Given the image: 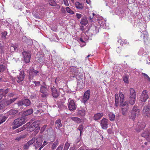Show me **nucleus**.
<instances>
[{"mask_svg": "<svg viewBox=\"0 0 150 150\" xmlns=\"http://www.w3.org/2000/svg\"><path fill=\"white\" fill-rule=\"evenodd\" d=\"M119 96L120 97V106L122 107V113L123 115H125L127 114L129 109V105L128 101L124 102V97L121 92H120Z\"/></svg>", "mask_w": 150, "mask_h": 150, "instance_id": "obj_1", "label": "nucleus"}, {"mask_svg": "<svg viewBox=\"0 0 150 150\" xmlns=\"http://www.w3.org/2000/svg\"><path fill=\"white\" fill-rule=\"evenodd\" d=\"M31 104V102L30 100L24 98L21 100L17 101L16 104L17 105L18 109L20 108V110H22L23 108L22 107L23 105H24L26 107L29 106Z\"/></svg>", "mask_w": 150, "mask_h": 150, "instance_id": "obj_2", "label": "nucleus"}, {"mask_svg": "<svg viewBox=\"0 0 150 150\" xmlns=\"http://www.w3.org/2000/svg\"><path fill=\"white\" fill-rule=\"evenodd\" d=\"M27 122V121L25 120V119L21 116V117L14 120L13 123L14 124V126L13 127V129H15L21 126Z\"/></svg>", "mask_w": 150, "mask_h": 150, "instance_id": "obj_3", "label": "nucleus"}, {"mask_svg": "<svg viewBox=\"0 0 150 150\" xmlns=\"http://www.w3.org/2000/svg\"><path fill=\"white\" fill-rule=\"evenodd\" d=\"M139 110L137 107L134 106L131 111V115L129 116V118L132 119L133 120L135 119L136 116L139 114Z\"/></svg>", "mask_w": 150, "mask_h": 150, "instance_id": "obj_4", "label": "nucleus"}, {"mask_svg": "<svg viewBox=\"0 0 150 150\" xmlns=\"http://www.w3.org/2000/svg\"><path fill=\"white\" fill-rule=\"evenodd\" d=\"M25 78L24 72L23 71H20L19 75L15 77V79L17 82L19 84H22V82Z\"/></svg>", "mask_w": 150, "mask_h": 150, "instance_id": "obj_5", "label": "nucleus"}, {"mask_svg": "<svg viewBox=\"0 0 150 150\" xmlns=\"http://www.w3.org/2000/svg\"><path fill=\"white\" fill-rule=\"evenodd\" d=\"M39 125L36 122H34L32 123L30 126V131H33L35 130V133H37L40 129Z\"/></svg>", "mask_w": 150, "mask_h": 150, "instance_id": "obj_6", "label": "nucleus"}, {"mask_svg": "<svg viewBox=\"0 0 150 150\" xmlns=\"http://www.w3.org/2000/svg\"><path fill=\"white\" fill-rule=\"evenodd\" d=\"M68 107L70 110H74L76 109L77 106L75 105L74 102L71 98H69L68 100Z\"/></svg>", "mask_w": 150, "mask_h": 150, "instance_id": "obj_7", "label": "nucleus"}, {"mask_svg": "<svg viewBox=\"0 0 150 150\" xmlns=\"http://www.w3.org/2000/svg\"><path fill=\"white\" fill-rule=\"evenodd\" d=\"M48 90L47 86H44V85H41L40 88V92L42 93L41 95V97L42 98H46L48 94Z\"/></svg>", "mask_w": 150, "mask_h": 150, "instance_id": "obj_8", "label": "nucleus"}, {"mask_svg": "<svg viewBox=\"0 0 150 150\" xmlns=\"http://www.w3.org/2000/svg\"><path fill=\"white\" fill-rule=\"evenodd\" d=\"M22 55L24 59V63L27 64L30 62L31 54L27 53L25 51L22 52Z\"/></svg>", "mask_w": 150, "mask_h": 150, "instance_id": "obj_9", "label": "nucleus"}, {"mask_svg": "<svg viewBox=\"0 0 150 150\" xmlns=\"http://www.w3.org/2000/svg\"><path fill=\"white\" fill-rule=\"evenodd\" d=\"M145 126L144 122L140 120L139 121L136 126V130L137 132H139L141 130L144 128Z\"/></svg>", "mask_w": 150, "mask_h": 150, "instance_id": "obj_10", "label": "nucleus"}, {"mask_svg": "<svg viewBox=\"0 0 150 150\" xmlns=\"http://www.w3.org/2000/svg\"><path fill=\"white\" fill-rule=\"evenodd\" d=\"M70 76L71 77H75L79 73L78 70L75 67H70Z\"/></svg>", "mask_w": 150, "mask_h": 150, "instance_id": "obj_11", "label": "nucleus"}, {"mask_svg": "<svg viewBox=\"0 0 150 150\" xmlns=\"http://www.w3.org/2000/svg\"><path fill=\"white\" fill-rule=\"evenodd\" d=\"M33 113V109L31 108L30 109L24 111L22 114L21 116L27 121L28 119L29 118V116Z\"/></svg>", "mask_w": 150, "mask_h": 150, "instance_id": "obj_12", "label": "nucleus"}, {"mask_svg": "<svg viewBox=\"0 0 150 150\" xmlns=\"http://www.w3.org/2000/svg\"><path fill=\"white\" fill-rule=\"evenodd\" d=\"M108 120L105 118L100 120V124L103 129H106L107 128L108 125Z\"/></svg>", "mask_w": 150, "mask_h": 150, "instance_id": "obj_13", "label": "nucleus"}, {"mask_svg": "<svg viewBox=\"0 0 150 150\" xmlns=\"http://www.w3.org/2000/svg\"><path fill=\"white\" fill-rule=\"evenodd\" d=\"M148 98L149 97L146 91L144 90L142 93L140 97V103H142V102H145Z\"/></svg>", "mask_w": 150, "mask_h": 150, "instance_id": "obj_14", "label": "nucleus"}, {"mask_svg": "<svg viewBox=\"0 0 150 150\" xmlns=\"http://www.w3.org/2000/svg\"><path fill=\"white\" fill-rule=\"evenodd\" d=\"M142 136L145 138L147 141L150 142V130H145L142 134Z\"/></svg>", "mask_w": 150, "mask_h": 150, "instance_id": "obj_15", "label": "nucleus"}, {"mask_svg": "<svg viewBox=\"0 0 150 150\" xmlns=\"http://www.w3.org/2000/svg\"><path fill=\"white\" fill-rule=\"evenodd\" d=\"M143 113L147 117H150V106H144L143 110Z\"/></svg>", "mask_w": 150, "mask_h": 150, "instance_id": "obj_16", "label": "nucleus"}, {"mask_svg": "<svg viewBox=\"0 0 150 150\" xmlns=\"http://www.w3.org/2000/svg\"><path fill=\"white\" fill-rule=\"evenodd\" d=\"M39 71L35 70L33 68L30 69L29 74V76L30 78H33L35 76H36L38 74Z\"/></svg>", "mask_w": 150, "mask_h": 150, "instance_id": "obj_17", "label": "nucleus"}, {"mask_svg": "<svg viewBox=\"0 0 150 150\" xmlns=\"http://www.w3.org/2000/svg\"><path fill=\"white\" fill-rule=\"evenodd\" d=\"M36 142L34 144V146H35L36 149H37L40 146H41L42 142V139L41 138H36Z\"/></svg>", "mask_w": 150, "mask_h": 150, "instance_id": "obj_18", "label": "nucleus"}, {"mask_svg": "<svg viewBox=\"0 0 150 150\" xmlns=\"http://www.w3.org/2000/svg\"><path fill=\"white\" fill-rule=\"evenodd\" d=\"M90 91L89 90H87L84 93L83 97V102L84 103L89 99L90 97Z\"/></svg>", "mask_w": 150, "mask_h": 150, "instance_id": "obj_19", "label": "nucleus"}, {"mask_svg": "<svg viewBox=\"0 0 150 150\" xmlns=\"http://www.w3.org/2000/svg\"><path fill=\"white\" fill-rule=\"evenodd\" d=\"M52 96L54 98H57L59 95V92L58 91L57 89L54 87V86L53 88H52Z\"/></svg>", "mask_w": 150, "mask_h": 150, "instance_id": "obj_20", "label": "nucleus"}, {"mask_svg": "<svg viewBox=\"0 0 150 150\" xmlns=\"http://www.w3.org/2000/svg\"><path fill=\"white\" fill-rule=\"evenodd\" d=\"M36 58L37 62L40 64H43L45 62L44 57L43 54H40L39 56L37 55Z\"/></svg>", "mask_w": 150, "mask_h": 150, "instance_id": "obj_21", "label": "nucleus"}, {"mask_svg": "<svg viewBox=\"0 0 150 150\" xmlns=\"http://www.w3.org/2000/svg\"><path fill=\"white\" fill-rule=\"evenodd\" d=\"M55 125L56 128L58 129H59L60 127L62 126L61 120L60 118L56 120L55 122Z\"/></svg>", "mask_w": 150, "mask_h": 150, "instance_id": "obj_22", "label": "nucleus"}, {"mask_svg": "<svg viewBox=\"0 0 150 150\" xmlns=\"http://www.w3.org/2000/svg\"><path fill=\"white\" fill-rule=\"evenodd\" d=\"M17 98H14L6 101L4 103V106H6L9 105L16 100Z\"/></svg>", "mask_w": 150, "mask_h": 150, "instance_id": "obj_23", "label": "nucleus"}, {"mask_svg": "<svg viewBox=\"0 0 150 150\" xmlns=\"http://www.w3.org/2000/svg\"><path fill=\"white\" fill-rule=\"evenodd\" d=\"M103 113H98L95 114L93 117V119L95 120H97L100 119L103 116Z\"/></svg>", "mask_w": 150, "mask_h": 150, "instance_id": "obj_24", "label": "nucleus"}, {"mask_svg": "<svg viewBox=\"0 0 150 150\" xmlns=\"http://www.w3.org/2000/svg\"><path fill=\"white\" fill-rule=\"evenodd\" d=\"M85 81H78L77 83V87L80 89L83 88L85 86Z\"/></svg>", "mask_w": 150, "mask_h": 150, "instance_id": "obj_25", "label": "nucleus"}, {"mask_svg": "<svg viewBox=\"0 0 150 150\" xmlns=\"http://www.w3.org/2000/svg\"><path fill=\"white\" fill-rule=\"evenodd\" d=\"M80 23L82 25H86L88 23V21L86 16H84L81 18Z\"/></svg>", "mask_w": 150, "mask_h": 150, "instance_id": "obj_26", "label": "nucleus"}, {"mask_svg": "<svg viewBox=\"0 0 150 150\" xmlns=\"http://www.w3.org/2000/svg\"><path fill=\"white\" fill-rule=\"evenodd\" d=\"M76 79L78 81H85L84 79L83 76L82 74L79 73L76 77Z\"/></svg>", "mask_w": 150, "mask_h": 150, "instance_id": "obj_27", "label": "nucleus"}, {"mask_svg": "<svg viewBox=\"0 0 150 150\" xmlns=\"http://www.w3.org/2000/svg\"><path fill=\"white\" fill-rule=\"evenodd\" d=\"M136 97L129 96L128 99V102L131 105H134L136 101Z\"/></svg>", "mask_w": 150, "mask_h": 150, "instance_id": "obj_28", "label": "nucleus"}, {"mask_svg": "<svg viewBox=\"0 0 150 150\" xmlns=\"http://www.w3.org/2000/svg\"><path fill=\"white\" fill-rule=\"evenodd\" d=\"M86 111L83 109L81 110H78V115L81 116H84L85 115Z\"/></svg>", "mask_w": 150, "mask_h": 150, "instance_id": "obj_29", "label": "nucleus"}, {"mask_svg": "<svg viewBox=\"0 0 150 150\" xmlns=\"http://www.w3.org/2000/svg\"><path fill=\"white\" fill-rule=\"evenodd\" d=\"M129 96L136 97V93L133 88H130L129 89Z\"/></svg>", "mask_w": 150, "mask_h": 150, "instance_id": "obj_30", "label": "nucleus"}, {"mask_svg": "<svg viewBox=\"0 0 150 150\" xmlns=\"http://www.w3.org/2000/svg\"><path fill=\"white\" fill-rule=\"evenodd\" d=\"M35 47L34 45H32L30 46L29 47H27V51H25L26 52H27V53L31 54L32 52L33 51V49L35 48Z\"/></svg>", "mask_w": 150, "mask_h": 150, "instance_id": "obj_31", "label": "nucleus"}, {"mask_svg": "<svg viewBox=\"0 0 150 150\" xmlns=\"http://www.w3.org/2000/svg\"><path fill=\"white\" fill-rule=\"evenodd\" d=\"M115 105L116 107H117L119 105V96L117 94H115Z\"/></svg>", "mask_w": 150, "mask_h": 150, "instance_id": "obj_32", "label": "nucleus"}, {"mask_svg": "<svg viewBox=\"0 0 150 150\" xmlns=\"http://www.w3.org/2000/svg\"><path fill=\"white\" fill-rule=\"evenodd\" d=\"M17 110L11 109L8 111V113L10 115H15L18 112V109H20V108L18 109H17Z\"/></svg>", "mask_w": 150, "mask_h": 150, "instance_id": "obj_33", "label": "nucleus"}, {"mask_svg": "<svg viewBox=\"0 0 150 150\" xmlns=\"http://www.w3.org/2000/svg\"><path fill=\"white\" fill-rule=\"evenodd\" d=\"M59 144V141L58 140H57L55 142H54L52 144V146L51 147L52 150H54L57 147Z\"/></svg>", "mask_w": 150, "mask_h": 150, "instance_id": "obj_34", "label": "nucleus"}, {"mask_svg": "<svg viewBox=\"0 0 150 150\" xmlns=\"http://www.w3.org/2000/svg\"><path fill=\"white\" fill-rule=\"evenodd\" d=\"M75 6L76 8L78 9H82L83 8L82 4L78 2H76L75 3Z\"/></svg>", "mask_w": 150, "mask_h": 150, "instance_id": "obj_35", "label": "nucleus"}, {"mask_svg": "<svg viewBox=\"0 0 150 150\" xmlns=\"http://www.w3.org/2000/svg\"><path fill=\"white\" fill-rule=\"evenodd\" d=\"M7 118V117L3 115H0V125L4 122Z\"/></svg>", "mask_w": 150, "mask_h": 150, "instance_id": "obj_36", "label": "nucleus"}, {"mask_svg": "<svg viewBox=\"0 0 150 150\" xmlns=\"http://www.w3.org/2000/svg\"><path fill=\"white\" fill-rule=\"evenodd\" d=\"M71 119L72 120L77 123H80L81 122V119L78 117H72L71 118Z\"/></svg>", "mask_w": 150, "mask_h": 150, "instance_id": "obj_37", "label": "nucleus"}, {"mask_svg": "<svg viewBox=\"0 0 150 150\" xmlns=\"http://www.w3.org/2000/svg\"><path fill=\"white\" fill-rule=\"evenodd\" d=\"M83 125L81 124L80 125L78 128V129L80 131V136H81V134L83 132Z\"/></svg>", "mask_w": 150, "mask_h": 150, "instance_id": "obj_38", "label": "nucleus"}, {"mask_svg": "<svg viewBox=\"0 0 150 150\" xmlns=\"http://www.w3.org/2000/svg\"><path fill=\"white\" fill-rule=\"evenodd\" d=\"M79 40L80 42L81 43H80L81 47H83L86 45V43L85 41L83 40L82 38H80L79 39Z\"/></svg>", "mask_w": 150, "mask_h": 150, "instance_id": "obj_39", "label": "nucleus"}, {"mask_svg": "<svg viewBox=\"0 0 150 150\" xmlns=\"http://www.w3.org/2000/svg\"><path fill=\"white\" fill-rule=\"evenodd\" d=\"M26 127V126L25 125H23V127H21L18 129L16 130V132L18 133L20 132L21 131H22L25 129Z\"/></svg>", "mask_w": 150, "mask_h": 150, "instance_id": "obj_40", "label": "nucleus"}, {"mask_svg": "<svg viewBox=\"0 0 150 150\" xmlns=\"http://www.w3.org/2000/svg\"><path fill=\"white\" fill-rule=\"evenodd\" d=\"M110 120L111 121H113L115 120V115L112 113L110 112L109 114Z\"/></svg>", "mask_w": 150, "mask_h": 150, "instance_id": "obj_41", "label": "nucleus"}, {"mask_svg": "<svg viewBox=\"0 0 150 150\" xmlns=\"http://www.w3.org/2000/svg\"><path fill=\"white\" fill-rule=\"evenodd\" d=\"M36 140V137H34L31 140L29 141L28 142V143L30 146L32 144H33V143L35 142Z\"/></svg>", "mask_w": 150, "mask_h": 150, "instance_id": "obj_42", "label": "nucleus"}, {"mask_svg": "<svg viewBox=\"0 0 150 150\" xmlns=\"http://www.w3.org/2000/svg\"><path fill=\"white\" fill-rule=\"evenodd\" d=\"M6 69V66L3 64H0V72H3Z\"/></svg>", "mask_w": 150, "mask_h": 150, "instance_id": "obj_43", "label": "nucleus"}, {"mask_svg": "<svg viewBox=\"0 0 150 150\" xmlns=\"http://www.w3.org/2000/svg\"><path fill=\"white\" fill-rule=\"evenodd\" d=\"M49 4L52 6H55L57 5L56 3L54 0H49Z\"/></svg>", "mask_w": 150, "mask_h": 150, "instance_id": "obj_44", "label": "nucleus"}, {"mask_svg": "<svg viewBox=\"0 0 150 150\" xmlns=\"http://www.w3.org/2000/svg\"><path fill=\"white\" fill-rule=\"evenodd\" d=\"M70 146V144L69 143H68L67 142H66L65 144L63 150H68L69 147Z\"/></svg>", "mask_w": 150, "mask_h": 150, "instance_id": "obj_45", "label": "nucleus"}, {"mask_svg": "<svg viewBox=\"0 0 150 150\" xmlns=\"http://www.w3.org/2000/svg\"><path fill=\"white\" fill-rule=\"evenodd\" d=\"M26 43L28 44L27 47H29L32 45H33V42L31 40L29 39Z\"/></svg>", "mask_w": 150, "mask_h": 150, "instance_id": "obj_46", "label": "nucleus"}, {"mask_svg": "<svg viewBox=\"0 0 150 150\" xmlns=\"http://www.w3.org/2000/svg\"><path fill=\"white\" fill-rule=\"evenodd\" d=\"M67 12L69 13L74 14V12L71 10L69 7H67L66 8Z\"/></svg>", "mask_w": 150, "mask_h": 150, "instance_id": "obj_47", "label": "nucleus"}, {"mask_svg": "<svg viewBox=\"0 0 150 150\" xmlns=\"http://www.w3.org/2000/svg\"><path fill=\"white\" fill-rule=\"evenodd\" d=\"M123 80L125 83H129L128 77L127 76H125L123 77Z\"/></svg>", "mask_w": 150, "mask_h": 150, "instance_id": "obj_48", "label": "nucleus"}, {"mask_svg": "<svg viewBox=\"0 0 150 150\" xmlns=\"http://www.w3.org/2000/svg\"><path fill=\"white\" fill-rule=\"evenodd\" d=\"M13 47L14 48V51H17L18 50V45L16 44H12Z\"/></svg>", "mask_w": 150, "mask_h": 150, "instance_id": "obj_49", "label": "nucleus"}, {"mask_svg": "<svg viewBox=\"0 0 150 150\" xmlns=\"http://www.w3.org/2000/svg\"><path fill=\"white\" fill-rule=\"evenodd\" d=\"M33 83L35 84V87H39L40 85V82L39 81H33Z\"/></svg>", "mask_w": 150, "mask_h": 150, "instance_id": "obj_50", "label": "nucleus"}, {"mask_svg": "<svg viewBox=\"0 0 150 150\" xmlns=\"http://www.w3.org/2000/svg\"><path fill=\"white\" fill-rule=\"evenodd\" d=\"M28 40L29 39H28L26 36H23L22 38V41L23 42H25L26 43L27 42Z\"/></svg>", "mask_w": 150, "mask_h": 150, "instance_id": "obj_51", "label": "nucleus"}, {"mask_svg": "<svg viewBox=\"0 0 150 150\" xmlns=\"http://www.w3.org/2000/svg\"><path fill=\"white\" fill-rule=\"evenodd\" d=\"M25 138L24 136H21L19 137H18L16 138L15 139L16 140H18V141H19L21 140V139H22Z\"/></svg>", "mask_w": 150, "mask_h": 150, "instance_id": "obj_52", "label": "nucleus"}, {"mask_svg": "<svg viewBox=\"0 0 150 150\" xmlns=\"http://www.w3.org/2000/svg\"><path fill=\"white\" fill-rule=\"evenodd\" d=\"M30 146V145L28 143V142H27L23 146V148L25 149H28L29 147Z\"/></svg>", "mask_w": 150, "mask_h": 150, "instance_id": "obj_53", "label": "nucleus"}, {"mask_svg": "<svg viewBox=\"0 0 150 150\" xmlns=\"http://www.w3.org/2000/svg\"><path fill=\"white\" fill-rule=\"evenodd\" d=\"M142 75L146 78L148 80L150 81V78L147 74L144 73H142Z\"/></svg>", "mask_w": 150, "mask_h": 150, "instance_id": "obj_54", "label": "nucleus"}, {"mask_svg": "<svg viewBox=\"0 0 150 150\" xmlns=\"http://www.w3.org/2000/svg\"><path fill=\"white\" fill-rule=\"evenodd\" d=\"M76 16L78 19H79L82 17L83 15L81 14L76 13Z\"/></svg>", "mask_w": 150, "mask_h": 150, "instance_id": "obj_55", "label": "nucleus"}, {"mask_svg": "<svg viewBox=\"0 0 150 150\" xmlns=\"http://www.w3.org/2000/svg\"><path fill=\"white\" fill-rule=\"evenodd\" d=\"M81 139V136H80L78 137L75 140V143L76 144L78 143L80 141Z\"/></svg>", "mask_w": 150, "mask_h": 150, "instance_id": "obj_56", "label": "nucleus"}, {"mask_svg": "<svg viewBox=\"0 0 150 150\" xmlns=\"http://www.w3.org/2000/svg\"><path fill=\"white\" fill-rule=\"evenodd\" d=\"M47 142L46 141H44L43 144L40 147L39 149V150H41V149L44 146H45L46 144H47Z\"/></svg>", "mask_w": 150, "mask_h": 150, "instance_id": "obj_57", "label": "nucleus"}, {"mask_svg": "<svg viewBox=\"0 0 150 150\" xmlns=\"http://www.w3.org/2000/svg\"><path fill=\"white\" fill-rule=\"evenodd\" d=\"M63 145V144H61L57 148L56 150H62Z\"/></svg>", "mask_w": 150, "mask_h": 150, "instance_id": "obj_58", "label": "nucleus"}, {"mask_svg": "<svg viewBox=\"0 0 150 150\" xmlns=\"http://www.w3.org/2000/svg\"><path fill=\"white\" fill-rule=\"evenodd\" d=\"M2 36L1 37L2 38H5L7 34V32L6 31H4V32L1 33Z\"/></svg>", "mask_w": 150, "mask_h": 150, "instance_id": "obj_59", "label": "nucleus"}, {"mask_svg": "<svg viewBox=\"0 0 150 150\" xmlns=\"http://www.w3.org/2000/svg\"><path fill=\"white\" fill-rule=\"evenodd\" d=\"M105 21H104L103 22V23L102 22V21H100L99 23L101 26H102L103 27H105L104 26L105 25Z\"/></svg>", "mask_w": 150, "mask_h": 150, "instance_id": "obj_60", "label": "nucleus"}, {"mask_svg": "<svg viewBox=\"0 0 150 150\" xmlns=\"http://www.w3.org/2000/svg\"><path fill=\"white\" fill-rule=\"evenodd\" d=\"M3 91L2 92V93H5V94H6L8 92H9L10 89L8 88H7L5 90H4V89H3Z\"/></svg>", "mask_w": 150, "mask_h": 150, "instance_id": "obj_61", "label": "nucleus"}, {"mask_svg": "<svg viewBox=\"0 0 150 150\" xmlns=\"http://www.w3.org/2000/svg\"><path fill=\"white\" fill-rule=\"evenodd\" d=\"M3 91V90H0V100L3 97L2 92Z\"/></svg>", "mask_w": 150, "mask_h": 150, "instance_id": "obj_62", "label": "nucleus"}, {"mask_svg": "<svg viewBox=\"0 0 150 150\" xmlns=\"http://www.w3.org/2000/svg\"><path fill=\"white\" fill-rule=\"evenodd\" d=\"M61 11L63 13L65 14L66 13L65 10L63 7H62L61 9Z\"/></svg>", "mask_w": 150, "mask_h": 150, "instance_id": "obj_63", "label": "nucleus"}, {"mask_svg": "<svg viewBox=\"0 0 150 150\" xmlns=\"http://www.w3.org/2000/svg\"><path fill=\"white\" fill-rule=\"evenodd\" d=\"M107 132L109 134H110L112 132V129L110 128H109L108 129Z\"/></svg>", "mask_w": 150, "mask_h": 150, "instance_id": "obj_64", "label": "nucleus"}]
</instances>
